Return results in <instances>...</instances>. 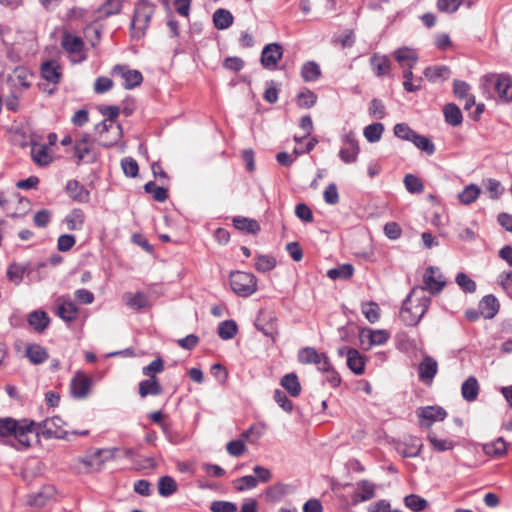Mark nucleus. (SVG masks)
Returning a JSON list of instances; mask_svg holds the SVG:
<instances>
[{"instance_id": "a211bd4d", "label": "nucleus", "mask_w": 512, "mask_h": 512, "mask_svg": "<svg viewBox=\"0 0 512 512\" xmlns=\"http://www.w3.org/2000/svg\"><path fill=\"white\" fill-rule=\"evenodd\" d=\"M78 308L69 300L58 299L57 315L66 322H72L76 319Z\"/></svg>"}, {"instance_id": "bb28decb", "label": "nucleus", "mask_w": 512, "mask_h": 512, "mask_svg": "<svg viewBox=\"0 0 512 512\" xmlns=\"http://www.w3.org/2000/svg\"><path fill=\"white\" fill-rule=\"evenodd\" d=\"M61 45L69 53L80 54L83 50L84 42L80 37L66 33L62 38Z\"/></svg>"}, {"instance_id": "49530a36", "label": "nucleus", "mask_w": 512, "mask_h": 512, "mask_svg": "<svg viewBox=\"0 0 512 512\" xmlns=\"http://www.w3.org/2000/svg\"><path fill=\"white\" fill-rule=\"evenodd\" d=\"M384 126L382 123H374L364 128L363 134L370 143L378 142L383 134Z\"/></svg>"}, {"instance_id": "c9c22d12", "label": "nucleus", "mask_w": 512, "mask_h": 512, "mask_svg": "<svg viewBox=\"0 0 512 512\" xmlns=\"http://www.w3.org/2000/svg\"><path fill=\"white\" fill-rule=\"evenodd\" d=\"M213 22L217 29H227L233 23V15L226 9H218L213 14Z\"/></svg>"}, {"instance_id": "f3484780", "label": "nucleus", "mask_w": 512, "mask_h": 512, "mask_svg": "<svg viewBox=\"0 0 512 512\" xmlns=\"http://www.w3.org/2000/svg\"><path fill=\"white\" fill-rule=\"evenodd\" d=\"M122 300L129 308L139 310L150 306L149 299L146 294L137 292L135 294L127 292L123 294Z\"/></svg>"}, {"instance_id": "f257e3e1", "label": "nucleus", "mask_w": 512, "mask_h": 512, "mask_svg": "<svg viewBox=\"0 0 512 512\" xmlns=\"http://www.w3.org/2000/svg\"><path fill=\"white\" fill-rule=\"evenodd\" d=\"M34 426L33 421L26 419L17 421L10 417L0 418V436L11 438L10 444L17 450L27 449L37 436Z\"/></svg>"}, {"instance_id": "09e8293b", "label": "nucleus", "mask_w": 512, "mask_h": 512, "mask_svg": "<svg viewBox=\"0 0 512 512\" xmlns=\"http://www.w3.org/2000/svg\"><path fill=\"white\" fill-rule=\"evenodd\" d=\"M322 353H318L313 347H305L298 353V359L303 364H317Z\"/></svg>"}, {"instance_id": "69168bd1", "label": "nucleus", "mask_w": 512, "mask_h": 512, "mask_svg": "<svg viewBox=\"0 0 512 512\" xmlns=\"http://www.w3.org/2000/svg\"><path fill=\"white\" fill-rule=\"evenodd\" d=\"M123 172L128 177H136L139 171L138 163L130 157H126L121 161Z\"/></svg>"}, {"instance_id": "c85d7f7f", "label": "nucleus", "mask_w": 512, "mask_h": 512, "mask_svg": "<svg viewBox=\"0 0 512 512\" xmlns=\"http://www.w3.org/2000/svg\"><path fill=\"white\" fill-rule=\"evenodd\" d=\"M423 444L416 437H409L408 441L399 448V452L403 457H417L420 455Z\"/></svg>"}, {"instance_id": "1a4fd4ad", "label": "nucleus", "mask_w": 512, "mask_h": 512, "mask_svg": "<svg viewBox=\"0 0 512 512\" xmlns=\"http://www.w3.org/2000/svg\"><path fill=\"white\" fill-rule=\"evenodd\" d=\"M113 75L120 77L122 85L126 89H133L143 81V76L138 70L130 69L126 65H116L112 70Z\"/></svg>"}, {"instance_id": "423d86ee", "label": "nucleus", "mask_w": 512, "mask_h": 512, "mask_svg": "<svg viewBox=\"0 0 512 512\" xmlns=\"http://www.w3.org/2000/svg\"><path fill=\"white\" fill-rule=\"evenodd\" d=\"M99 136V142L104 147H111L116 144L122 136L121 125L117 122L103 120L95 126Z\"/></svg>"}, {"instance_id": "9b49d317", "label": "nucleus", "mask_w": 512, "mask_h": 512, "mask_svg": "<svg viewBox=\"0 0 512 512\" xmlns=\"http://www.w3.org/2000/svg\"><path fill=\"white\" fill-rule=\"evenodd\" d=\"M64 426L65 422L59 416H53L42 422V433L45 437L63 439L67 435Z\"/></svg>"}, {"instance_id": "5fc2aeb1", "label": "nucleus", "mask_w": 512, "mask_h": 512, "mask_svg": "<svg viewBox=\"0 0 512 512\" xmlns=\"http://www.w3.org/2000/svg\"><path fill=\"white\" fill-rule=\"evenodd\" d=\"M404 185L408 192L410 193H421L424 190V185L421 180L412 174H407L404 177Z\"/></svg>"}, {"instance_id": "7c9ffc66", "label": "nucleus", "mask_w": 512, "mask_h": 512, "mask_svg": "<svg viewBox=\"0 0 512 512\" xmlns=\"http://www.w3.org/2000/svg\"><path fill=\"white\" fill-rule=\"evenodd\" d=\"M461 394L462 397L468 402L476 400L479 394V384L475 377H469L466 381H464L461 387Z\"/></svg>"}, {"instance_id": "aec40b11", "label": "nucleus", "mask_w": 512, "mask_h": 512, "mask_svg": "<svg viewBox=\"0 0 512 512\" xmlns=\"http://www.w3.org/2000/svg\"><path fill=\"white\" fill-rule=\"evenodd\" d=\"M480 314L485 319L493 318L499 311V303L493 295H487L479 303Z\"/></svg>"}, {"instance_id": "0eeeda50", "label": "nucleus", "mask_w": 512, "mask_h": 512, "mask_svg": "<svg viewBox=\"0 0 512 512\" xmlns=\"http://www.w3.org/2000/svg\"><path fill=\"white\" fill-rule=\"evenodd\" d=\"M423 283L424 285L418 288H422L425 294L426 291L436 294L444 288L446 281L439 268L430 266L423 275Z\"/></svg>"}, {"instance_id": "6e6552de", "label": "nucleus", "mask_w": 512, "mask_h": 512, "mask_svg": "<svg viewBox=\"0 0 512 512\" xmlns=\"http://www.w3.org/2000/svg\"><path fill=\"white\" fill-rule=\"evenodd\" d=\"M342 147L339 151L340 159L346 163H354L360 152L358 141L355 138L354 132L350 131L342 137Z\"/></svg>"}, {"instance_id": "b1692460", "label": "nucleus", "mask_w": 512, "mask_h": 512, "mask_svg": "<svg viewBox=\"0 0 512 512\" xmlns=\"http://www.w3.org/2000/svg\"><path fill=\"white\" fill-rule=\"evenodd\" d=\"M50 319L46 312L36 310L28 315L29 325L37 332H43L49 325Z\"/></svg>"}, {"instance_id": "f03ea898", "label": "nucleus", "mask_w": 512, "mask_h": 512, "mask_svg": "<svg viewBox=\"0 0 512 512\" xmlns=\"http://www.w3.org/2000/svg\"><path fill=\"white\" fill-rule=\"evenodd\" d=\"M431 299L422 288H413L403 302L400 319L408 326H415L427 312Z\"/></svg>"}, {"instance_id": "4468645a", "label": "nucleus", "mask_w": 512, "mask_h": 512, "mask_svg": "<svg viewBox=\"0 0 512 512\" xmlns=\"http://www.w3.org/2000/svg\"><path fill=\"white\" fill-rule=\"evenodd\" d=\"M394 58L404 69H412L418 60L416 53L407 47L397 49Z\"/></svg>"}, {"instance_id": "58836bf2", "label": "nucleus", "mask_w": 512, "mask_h": 512, "mask_svg": "<svg viewBox=\"0 0 512 512\" xmlns=\"http://www.w3.org/2000/svg\"><path fill=\"white\" fill-rule=\"evenodd\" d=\"M41 73L44 79L52 83L59 82L61 77L59 65L54 61L44 63L41 68Z\"/></svg>"}, {"instance_id": "dca6fc26", "label": "nucleus", "mask_w": 512, "mask_h": 512, "mask_svg": "<svg viewBox=\"0 0 512 512\" xmlns=\"http://www.w3.org/2000/svg\"><path fill=\"white\" fill-rule=\"evenodd\" d=\"M31 157L33 161L39 166H47L52 162V156L48 151L45 144L32 143Z\"/></svg>"}, {"instance_id": "9d476101", "label": "nucleus", "mask_w": 512, "mask_h": 512, "mask_svg": "<svg viewBox=\"0 0 512 512\" xmlns=\"http://www.w3.org/2000/svg\"><path fill=\"white\" fill-rule=\"evenodd\" d=\"M282 56V46L278 43H270L262 50L261 64L265 69L274 70Z\"/></svg>"}, {"instance_id": "864d4df0", "label": "nucleus", "mask_w": 512, "mask_h": 512, "mask_svg": "<svg viewBox=\"0 0 512 512\" xmlns=\"http://www.w3.org/2000/svg\"><path fill=\"white\" fill-rule=\"evenodd\" d=\"M418 149L426 152L428 155H432L435 151V146L432 143V141L426 137L422 136L420 134H415L412 141H411Z\"/></svg>"}, {"instance_id": "6ab92c4d", "label": "nucleus", "mask_w": 512, "mask_h": 512, "mask_svg": "<svg viewBox=\"0 0 512 512\" xmlns=\"http://www.w3.org/2000/svg\"><path fill=\"white\" fill-rule=\"evenodd\" d=\"M123 6V0H106L96 10V18L104 19L112 15L119 14Z\"/></svg>"}, {"instance_id": "e433bc0d", "label": "nucleus", "mask_w": 512, "mask_h": 512, "mask_svg": "<svg viewBox=\"0 0 512 512\" xmlns=\"http://www.w3.org/2000/svg\"><path fill=\"white\" fill-rule=\"evenodd\" d=\"M233 223L238 230L245 231L250 234H256L260 230V225L254 219L239 216L234 218Z\"/></svg>"}, {"instance_id": "052dcab7", "label": "nucleus", "mask_w": 512, "mask_h": 512, "mask_svg": "<svg viewBox=\"0 0 512 512\" xmlns=\"http://www.w3.org/2000/svg\"><path fill=\"white\" fill-rule=\"evenodd\" d=\"M25 268L19 264H11L7 270L8 279L18 285L24 276Z\"/></svg>"}, {"instance_id": "a19ab883", "label": "nucleus", "mask_w": 512, "mask_h": 512, "mask_svg": "<svg viewBox=\"0 0 512 512\" xmlns=\"http://www.w3.org/2000/svg\"><path fill=\"white\" fill-rule=\"evenodd\" d=\"M301 75L306 82L317 80L321 76L320 66L314 62H306L301 69Z\"/></svg>"}, {"instance_id": "13d9d810", "label": "nucleus", "mask_w": 512, "mask_h": 512, "mask_svg": "<svg viewBox=\"0 0 512 512\" xmlns=\"http://www.w3.org/2000/svg\"><path fill=\"white\" fill-rule=\"evenodd\" d=\"M405 505L413 511H421L426 508L427 501L418 495H408L404 499Z\"/></svg>"}, {"instance_id": "f8f14e48", "label": "nucleus", "mask_w": 512, "mask_h": 512, "mask_svg": "<svg viewBox=\"0 0 512 512\" xmlns=\"http://www.w3.org/2000/svg\"><path fill=\"white\" fill-rule=\"evenodd\" d=\"M417 414L421 419V426L425 428H430L434 422L442 421L447 416V413L443 408L434 406L420 408Z\"/></svg>"}, {"instance_id": "37998d69", "label": "nucleus", "mask_w": 512, "mask_h": 512, "mask_svg": "<svg viewBox=\"0 0 512 512\" xmlns=\"http://www.w3.org/2000/svg\"><path fill=\"white\" fill-rule=\"evenodd\" d=\"M281 385L290 393L291 396L297 397L301 392V386L295 374L290 373L281 379Z\"/></svg>"}, {"instance_id": "a878e982", "label": "nucleus", "mask_w": 512, "mask_h": 512, "mask_svg": "<svg viewBox=\"0 0 512 512\" xmlns=\"http://www.w3.org/2000/svg\"><path fill=\"white\" fill-rule=\"evenodd\" d=\"M66 191L75 201L86 202L89 199V192L76 180L68 181Z\"/></svg>"}, {"instance_id": "473e14b6", "label": "nucleus", "mask_w": 512, "mask_h": 512, "mask_svg": "<svg viewBox=\"0 0 512 512\" xmlns=\"http://www.w3.org/2000/svg\"><path fill=\"white\" fill-rule=\"evenodd\" d=\"M506 450L507 444L502 437L483 445L484 453L492 457H501L506 453Z\"/></svg>"}, {"instance_id": "2eb2a0df", "label": "nucleus", "mask_w": 512, "mask_h": 512, "mask_svg": "<svg viewBox=\"0 0 512 512\" xmlns=\"http://www.w3.org/2000/svg\"><path fill=\"white\" fill-rule=\"evenodd\" d=\"M438 371V363L431 356H425L419 365V378L422 381H431Z\"/></svg>"}, {"instance_id": "603ef678", "label": "nucleus", "mask_w": 512, "mask_h": 512, "mask_svg": "<svg viewBox=\"0 0 512 512\" xmlns=\"http://www.w3.org/2000/svg\"><path fill=\"white\" fill-rule=\"evenodd\" d=\"M424 74L429 80L436 82L439 79H447L450 71L446 66H435L426 68Z\"/></svg>"}, {"instance_id": "ea45409f", "label": "nucleus", "mask_w": 512, "mask_h": 512, "mask_svg": "<svg viewBox=\"0 0 512 512\" xmlns=\"http://www.w3.org/2000/svg\"><path fill=\"white\" fill-rule=\"evenodd\" d=\"M177 483L170 476H163L158 481V492L162 497H169L177 491Z\"/></svg>"}, {"instance_id": "de8ad7c7", "label": "nucleus", "mask_w": 512, "mask_h": 512, "mask_svg": "<svg viewBox=\"0 0 512 512\" xmlns=\"http://www.w3.org/2000/svg\"><path fill=\"white\" fill-rule=\"evenodd\" d=\"M480 188L475 184H470L459 193L458 198L461 203L468 205L473 203L480 195Z\"/></svg>"}, {"instance_id": "8fccbe9b", "label": "nucleus", "mask_w": 512, "mask_h": 512, "mask_svg": "<svg viewBox=\"0 0 512 512\" xmlns=\"http://www.w3.org/2000/svg\"><path fill=\"white\" fill-rule=\"evenodd\" d=\"M237 333V325L233 320H226L219 324L218 335L223 340L232 339Z\"/></svg>"}, {"instance_id": "338daca9", "label": "nucleus", "mask_w": 512, "mask_h": 512, "mask_svg": "<svg viewBox=\"0 0 512 512\" xmlns=\"http://www.w3.org/2000/svg\"><path fill=\"white\" fill-rule=\"evenodd\" d=\"M484 184L492 199H498L504 191L501 183L495 179H487Z\"/></svg>"}, {"instance_id": "774afa93", "label": "nucleus", "mask_w": 512, "mask_h": 512, "mask_svg": "<svg viewBox=\"0 0 512 512\" xmlns=\"http://www.w3.org/2000/svg\"><path fill=\"white\" fill-rule=\"evenodd\" d=\"M210 510L212 512H237V506L229 501H213Z\"/></svg>"}, {"instance_id": "6e6d98bb", "label": "nucleus", "mask_w": 512, "mask_h": 512, "mask_svg": "<svg viewBox=\"0 0 512 512\" xmlns=\"http://www.w3.org/2000/svg\"><path fill=\"white\" fill-rule=\"evenodd\" d=\"M257 485L258 480L251 475L243 476L234 481V487L239 492L254 489Z\"/></svg>"}, {"instance_id": "79ce46f5", "label": "nucleus", "mask_w": 512, "mask_h": 512, "mask_svg": "<svg viewBox=\"0 0 512 512\" xmlns=\"http://www.w3.org/2000/svg\"><path fill=\"white\" fill-rule=\"evenodd\" d=\"M102 453L103 450L96 449L92 451L89 455L81 458L80 462L92 470H100L104 462L101 458Z\"/></svg>"}, {"instance_id": "e2e57ef3", "label": "nucleus", "mask_w": 512, "mask_h": 512, "mask_svg": "<svg viewBox=\"0 0 512 512\" xmlns=\"http://www.w3.org/2000/svg\"><path fill=\"white\" fill-rule=\"evenodd\" d=\"M464 0H437V8L444 13H454Z\"/></svg>"}, {"instance_id": "39448f33", "label": "nucleus", "mask_w": 512, "mask_h": 512, "mask_svg": "<svg viewBox=\"0 0 512 512\" xmlns=\"http://www.w3.org/2000/svg\"><path fill=\"white\" fill-rule=\"evenodd\" d=\"M485 85H492L497 94V98L508 103L512 101V78L505 74H491L483 77Z\"/></svg>"}, {"instance_id": "393cba45", "label": "nucleus", "mask_w": 512, "mask_h": 512, "mask_svg": "<svg viewBox=\"0 0 512 512\" xmlns=\"http://www.w3.org/2000/svg\"><path fill=\"white\" fill-rule=\"evenodd\" d=\"M161 393L162 387L155 376H151L139 384V394L143 398L148 395H159Z\"/></svg>"}, {"instance_id": "c756f323", "label": "nucleus", "mask_w": 512, "mask_h": 512, "mask_svg": "<svg viewBox=\"0 0 512 512\" xmlns=\"http://www.w3.org/2000/svg\"><path fill=\"white\" fill-rule=\"evenodd\" d=\"M26 356L33 364H41L48 359L47 350L38 344L28 345L26 348Z\"/></svg>"}, {"instance_id": "412c9836", "label": "nucleus", "mask_w": 512, "mask_h": 512, "mask_svg": "<svg viewBox=\"0 0 512 512\" xmlns=\"http://www.w3.org/2000/svg\"><path fill=\"white\" fill-rule=\"evenodd\" d=\"M368 339V347L371 348L374 345H382L389 339V333L385 330H363L361 332V342L364 343V339Z\"/></svg>"}, {"instance_id": "c03bdc74", "label": "nucleus", "mask_w": 512, "mask_h": 512, "mask_svg": "<svg viewBox=\"0 0 512 512\" xmlns=\"http://www.w3.org/2000/svg\"><path fill=\"white\" fill-rule=\"evenodd\" d=\"M361 311L364 314L365 318L370 323H375L380 319V308L376 302L369 301L363 302L361 304Z\"/></svg>"}, {"instance_id": "72a5a7b5", "label": "nucleus", "mask_w": 512, "mask_h": 512, "mask_svg": "<svg viewBox=\"0 0 512 512\" xmlns=\"http://www.w3.org/2000/svg\"><path fill=\"white\" fill-rule=\"evenodd\" d=\"M66 228L70 231L81 230L84 224V213L80 209L72 210L64 219Z\"/></svg>"}, {"instance_id": "a18cd8bd", "label": "nucleus", "mask_w": 512, "mask_h": 512, "mask_svg": "<svg viewBox=\"0 0 512 512\" xmlns=\"http://www.w3.org/2000/svg\"><path fill=\"white\" fill-rule=\"evenodd\" d=\"M375 496V485L369 481L363 480L357 484L356 497L359 501H368Z\"/></svg>"}, {"instance_id": "4c0bfd02", "label": "nucleus", "mask_w": 512, "mask_h": 512, "mask_svg": "<svg viewBox=\"0 0 512 512\" xmlns=\"http://www.w3.org/2000/svg\"><path fill=\"white\" fill-rule=\"evenodd\" d=\"M289 485L284 483H276L268 487L265 496L268 501L276 502L282 499L289 492Z\"/></svg>"}, {"instance_id": "3c124183", "label": "nucleus", "mask_w": 512, "mask_h": 512, "mask_svg": "<svg viewBox=\"0 0 512 512\" xmlns=\"http://www.w3.org/2000/svg\"><path fill=\"white\" fill-rule=\"evenodd\" d=\"M354 272V268L350 264H343L340 265L337 268H333L328 270L327 276L330 279L336 280V279H348L352 276Z\"/></svg>"}, {"instance_id": "f704fd0d", "label": "nucleus", "mask_w": 512, "mask_h": 512, "mask_svg": "<svg viewBox=\"0 0 512 512\" xmlns=\"http://www.w3.org/2000/svg\"><path fill=\"white\" fill-rule=\"evenodd\" d=\"M370 63L378 76L386 75L391 68V63L385 55L374 54L370 59Z\"/></svg>"}, {"instance_id": "0e129e2a", "label": "nucleus", "mask_w": 512, "mask_h": 512, "mask_svg": "<svg viewBox=\"0 0 512 512\" xmlns=\"http://www.w3.org/2000/svg\"><path fill=\"white\" fill-rule=\"evenodd\" d=\"M317 100V96L310 90H305L298 95L297 103L300 107L310 108L312 107Z\"/></svg>"}, {"instance_id": "ddd939ff", "label": "nucleus", "mask_w": 512, "mask_h": 512, "mask_svg": "<svg viewBox=\"0 0 512 512\" xmlns=\"http://www.w3.org/2000/svg\"><path fill=\"white\" fill-rule=\"evenodd\" d=\"M91 379L83 372H77L71 381V392L75 397L84 398L89 393Z\"/></svg>"}, {"instance_id": "680f3d73", "label": "nucleus", "mask_w": 512, "mask_h": 512, "mask_svg": "<svg viewBox=\"0 0 512 512\" xmlns=\"http://www.w3.org/2000/svg\"><path fill=\"white\" fill-rule=\"evenodd\" d=\"M394 134L396 137L402 140L412 141L416 132L413 131L407 124L399 123L394 126Z\"/></svg>"}, {"instance_id": "bf43d9fd", "label": "nucleus", "mask_w": 512, "mask_h": 512, "mask_svg": "<svg viewBox=\"0 0 512 512\" xmlns=\"http://www.w3.org/2000/svg\"><path fill=\"white\" fill-rule=\"evenodd\" d=\"M144 189L147 193L153 195V198L158 202H163L167 199V190L163 187L156 186L154 182H148L145 184Z\"/></svg>"}, {"instance_id": "2f4dec72", "label": "nucleus", "mask_w": 512, "mask_h": 512, "mask_svg": "<svg viewBox=\"0 0 512 512\" xmlns=\"http://www.w3.org/2000/svg\"><path fill=\"white\" fill-rule=\"evenodd\" d=\"M427 440L431 444L433 450L436 452H444V451L452 450L455 446V443L452 440L441 439L433 431H430L427 434Z\"/></svg>"}, {"instance_id": "7ed1b4c3", "label": "nucleus", "mask_w": 512, "mask_h": 512, "mask_svg": "<svg viewBox=\"0 0 512 512\" xmlns=\"http://www.w3.org/2000/svg\"><path fill=\"white\" fill-rule=\"evenodd\" d=\"M154 12L155 6L148 1L143 0L137 3L131 22V35L133 38L140 39L145 35Z\"/></svg>"}, {"instance_id": "5701e85b", "label": "nucleus", "mask_w": 512, "mask_h": 512, "mask_svg": "<svg viewBox=\"0 0 512 512\" xmlns=\"http://www.w3.org/2000/svg\"><path fill=\"white\" fill-rule=\"evenodd\" d=\"M32 74L24 67H17L14 69L12 75L9 76L8 80L14 87L21 86L24 89H28L31 85L30 78Z\"/></svg>"}, {"instance_id": "20e7f679", "label": "nucleus", "mask_w": 512, "mask_h": 512, "mask_svg": "<svg viewBox=\"0 0 512 512\" xmlns=\"http://www.w3.org/2000/svg\"><path fill=\"white\" fill-rule=\"evenodd\" d=\"M231 289L240 297H248L257 290V279L252 273L235 271L230 274Z\"/></svg>"}, {"instance_id": "4be33fe9", "label": "nucleus", "mask_w": 512, "mask_h": 512, "mask_svg": "<svg viewBox=\"0 0 512 512\" xmlns=\"http://www.w3.org/2000/svg\"><path fill=\"white\" fill-rule=\"evenodd\" d=\"M347 366L357 375H361L365 370V361L363 356L356 349H347Z\"/></svg>"}, {"instance_id": "cd10ccee", "label": "nucleus", "mask_w": 512, "mask_h": 512, "mask_svg": "<svg viewBox=\"0 0 512 512\" xmlns=\"http://www.w3.org/2000/svg\"><path fill=\"white\" fill-rule=\"evenodd\" d=\"M445 121L451 126H459L463 121V116L459 107L454 103L446 104L443 108Z\"/></svg>"}, {"instance_id": "4d7b16f0", "label": "nucleus", "mask_w": 512, "mask_h": 512, "mask_svg": "<svg viewBox=\"0 0 512 512\" xmlns=\"http://www.w3.org/2000/svg\"><path fill=\"white\" fill-rule=\"evenodd\" d=\"M276 266V260L272 256L260 255L256 258L255 268L259 272H267Z\"/></svg>"}]
</instances>
